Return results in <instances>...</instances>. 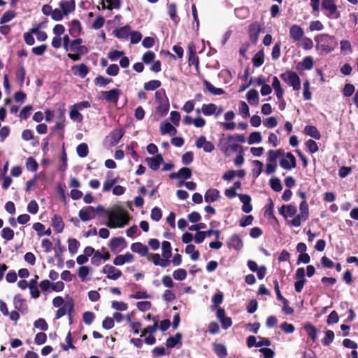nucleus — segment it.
<instances>
[{"label":"nucleus","mask_w":358,"mask_h":358,"mask_svg":"<svg viewBox=\"0 0 358 358\" xmlns=\"http://www.w3.org/2000/svg\"><path fill=\"white\" fill-rule=\"evenodd\" d=\"M300 213L296 215L297 212L296 206L294 204L282 205L279 208V213L282 215L285 219L292 217V220L288 222V224L298 227L302 222L308 220L309 216L308 205L306 201H303L299 205Z\"/></svg>","instance_id":"f257e3e1"},{"label":"nucleus","mask_w":358,"mask_h":358,"mask_svg":"<svg viewBox=\"0 0 358 358\" xmlns=\"http://www.w3.org/2000/svg\"><path fill=\"white\" fill-rule=\"evenodd\" d=\"M107 220L105 224L110 229L123 228L130 220L128 211L120 206H115L112 209L106 210Z\"/></svg>","instance_id":"f03ea898"},{"label":"nucleus","mask_w":358,"mask_h":358,"mask_svg":"<svg viewBox=\"0 0 358 358\" xmlns=\"http://www.w3.org/2000/svg\"><path fill=\"white\" fill-rule=\"evenodd\" d=\"M314 39L316 43V50L324 53L332 52L338 43L334 36L326 34L317 35Z\"/></svg>","instance_id":"7ed1b4c3"},{"label":"nucleus","mask_w":358,"mask_h":358,"mask_svg":"<svg viewBox=\"0 0 358 358\" xmlns=\"http://www.w3.org/2000/svg\"><path fill=\"white\" fill-rule=\"evenodd\" d=\"M103 212H105V208L101 205H99L96 207L89 206L81 208L78 216L83 222H86L94 219L96 215H99Z\"/></svg>","instance_id":"20e7f679"},{"label":"nucleus","mask_w":358,"mask_h":358,"mask_svg":"<svg viewBox=\"0 0 358 358\" xmlns=\"http://www.w3.org/2000/svg\"><path fill=\"white\" fill-rule=\"evenodd\" d=\"M218 146L220 150L226 155L236 152L239 148V145L234 143L232 136L221 138Z\"/></svg>","instance_id":"39448f33"},{"label":"nucleus","mask_w":358,"mask_h":358,"mask_svg":"<svg viewBox=\"0 0 358 358\" xmlns=\"http://www.w3.org/2000/svg\"><path fill=\"white\" fill-rule=\"evenodd\" d=\"M280 78L287 85L291 86L294 90L298 91L301 88V80L299 76L293 71H286L282 73Z\"/></svg>","instance_id":"423d86ee"},{"label":"nucleus","mask_w":358,"mask_h":358,"mask_svg":"<svg viewBox=\"0 0 358 358\" xmlns=\"http://www.w3.org/2000/svg\"><path fill=\"white\" fill-rule=\"evenodd\" d=\"M124 134L122 129H116L112 131L104 139L106 147H113L117 145Z\"/></svg>","instance_id":"0eeeda50"},{"label":"nucleus","mask_w":358,"mask_h":358,"mask_svg":"<svg viewBox=\"0 0 358 358\" xmlns=\"http://www.w3.org/2000/svg\"><path fill=\"white\" fill-rule=\"evenodd\" d=\"M322 6L325 10V14L328 17L336 19L339 17V12L338 11L334 0H323Z\"/></svg>","instance_id":"6e6552de"},{"label":"nucleus","mask_w":358,"mask_h":358,"mask_svg":"<svg viewBox=\"0 0 358 358\" xmlns=\"http://www.w3.org/2000/svg\"><path fill=\"white\" fill-rule=\"evenodd\" d=\"M223 110L222 106H217L214 103L203 104L201 106V112L206 116L215 115V117H217L222 113Z\"/></svg>","instance_id":"1a4fd4ad"},{"label":"nucleus","mask_w":358,"mask_h":358,"mask_svg":"<svg viewBox=\"0 0 358 358\" xmlns=\"http://www.w3.org/2000/svg\"><path fill=\"white\" fill-rule=\"evenodd\" d=\"M280 166L285 170H292L296 166L295 157L291 152H285V155L280 159Z\"/></svg>","instance_id":"9d476101"},{"label":"nucleus","mask_w":358,"mask_h":358,"mask_svg":"<svg viewBox=\"0 0 358 358\" xmlns=\"http://www.w3.org/2000/svg\"><path fill=\"white\" fill-rule=\"evenodd\" d=\"M108 246L113 252H120L127 248V242L122 237H115L110 240Z\"/></svg>","instance_id":"9b49d317"},{"label":"nucleus","mask_w":358,"mask_h":358,"mask_svg":"<svg viewBox=\"0 0 358 358\" xmlns=\"http://www.w3.org/2000/svg\"><path fill=\"white\" fill-rule=\"evenodd\" d=\"M101 272L106 277L113 280H116L122 276V271L110 264H106L103 266Z\"/></svg>","instance_id":"f8f14e48"},{"label":"nucleus","mask_w":358,"mask_h":358,"mask_svg":"<svg viewBox=\"0 0 358 358\" xmlns=\"http://www.w3.org/2000/svg\"><path fill=\"white\" fill-rule=\"evenodd\" d=\"M147 258L148 261L152 262L155 266H159L166 268L169 266L170 260L166 259L157 253H148Z\"/></svg>","instance_id":"ddd939ff"},{"label":"nucleus","mask_w":358,"mask_h":358,"mask_svg":"<svg viewBox=\"0 0 358 358\" xmlns=\"http://www.w3.org/2000/svg\"><path fill=\"white\" fill-rule=\"evenodd\" d=\"M135 257L130 252H126L124 255H119L113 259V264L115 266H122L124 264L134 262Z\"/></svg>","instance_id":"4468645a"},{"label":"nucleus","mask_w":358,"mask_h":358,"mask_svg":"<svg viewBox=\"0 0 358 358\" xmlns=\"http://www.w3.org/2000/svg\"><path fill=\"white\" fill-rule=\"evenodd\" d=\"M195 144L198 148H202L206 152H211L215 149L214 145L211 142L208 141L203 136L199 137Z\"/></svg>","instance_id":"2eb2a0df"},{"label":"nucleus","mask_w":358,"mask_h":358,"mask_svg":"<svg viewBox=\"0 0 358 358\" xmlns=\"http://www.w3.org/2000/svg\"><path fill=\"white\" fill-rule=\"evenodd\" d=\"M121 92L119 89H113L109 91L102 92L101 97L108 102L117 103Z\"/></svg>","instance_id":"dca6fc26"},{"label":"nucleus","mask_w":358,"mask_h":358,"mask_svg":"<svg viewBox=\"0 0 358 358\" xmlns=\"http://www.w3.org/2000/svg\"><path fill=\"white\" fill-rule=\"evenodd\" d=\"M289 36L294 41L299 42L304 35L303 29L297 24H293L289 27Z\"/></svg>","instance_id":"f3484780"},{"label":"nucleus","mask_w":358,"mask_h":358,"mask_svg":"<svg viewBox=\"0 0 358 358\" xmlns=\"http://www.w3.org/2000/svg\"><path fill=\"white\" fill-rule=\"evenodd\" d=\"M145 162L152 170L157 171L163 162V157L162 155L159 154L154 157H147Z\"/></svg>","instance_id":"a211bd4d"},{"label":"nucleus","mask_w":358,"mask_h":358,"mask_svg":"<svg viewBox=\"0 0 358 358\" xmlns=\"http://www.w3.org/2000/svg\"><path fill=\"white\" fill-rule=\"evenodd\" d=\"M285 155V151L282 149L278 150H270L267 152V159L268 162H272L277 164V161L282 156Z\"/></svg>","instance_id":"6ab92c4d"},{"label":"nucleus","mask_w":358,"mask_h":358,"mask_svg":"<svg viewBox=\"0 0 358 358\" xmlns=\"http://www.w3.org/2000/svg\"><path fill=\"white\" fill-rule=\"evenodd\" d=\"M59 8L63 12L65 16H67L69 13L75 10V1L73 0L70 1H62L59 2Z\"/></svg>","instance_id":"aec40b11"},{"label":"nucleus","mask_w":358,"mask_h":358,"mask_svg":"<svg viewBox=\"0 0 358 358\" xmlns=\"http://www.w3.org/2000/svg\"><path fill=\"white\" fill-rule=\"evenodd\" d=\"M73 75L84 78L89 73V68L84 64L75 65L71 68Z\"/></svg>","instance_id":"412c9836"},{"label":"nucleus","mask_w":358,"mask_h":358,"mask_svg":"<svg viewBox=\"0 0 358 358\" xmlns=\"http://www.w3.org/2000/svg\"><path fill=\"white\" fill-rule=\"evenodd\" d=\"M132 252L138 253L141 257L148 256V248L140 242L134 243L131 245Z\"/></svg>","instance_id":"4be33fe9"},{"label":"nucleus","mask_w":358,"mask_h":358,"mask_svg":"<svg viewBox=\"0 0 358 358\" xmlns=\"http://www.w3.org/2000/svg\"><path fill=\"white\" fill-rule=\"evenodd\" d=\"M220 197V193L217 189L211 188L208 189L204 195L205 201L213 203L217 201Z\"/></svg>","instance_id":"5701e85b"},{"label":"nucleus","mask_w":358,"mask_h":358,"mask_svg":"<svg viewBox=\"0 0 358 358\" xmlns=\"http://www.w3.org/2000/svg\"><path fill=\"white\" fill-rule=\"evenodd\" d=\"M13 305L15 308L22 313L25 312L27 310V306L24 299L22 298L21 294H16L13 298Z\"/></svg>","instance_id":"b1692460"},{"label":"nucleus","mask_w":358,"mask_h":358,"mask_svg":"<svg viewBox=\"0 0 358 358\" xmlns=\"http://www.w3.org/2000/svg\"><path fill=\"white\" fill-rule=\"evenodd\" d=\"M227 244L229 248H234L236 250H240L243 245L241 238L237 234L232 235Z\"/></svg>","instance_id":"393cba45"},{"label":"nucleus","mask_w":358,"mask_h":358,"mask_svg":"<svg viewBox=\"0 0 358 358\" xmlns=\"http://www.w3.org/2000/svg\"><path fill=\"white\" fill-rule=\"evenodd\" d=\"M117 183V178L113 177V174L111 172H108L106 175V180L103 184V192H109L112 187Z\"/></svg>","instance_id":"a878e982"},{"label":"nucleus","mask_w":358,"mask_h":358,"mask_svg":"<svg viewBox=\"0 0 358 358\" xmlns=\"http://www.w3.org/2000/svg\"><path fill=\"white\" fill-rule=\"evenodd\" d=\"M160 132L162 135L171 134L175 135L177 133L176 129L169 122H162L159 127Z\"/></svg>","instance_id":"bb28decb"},{"label":"nucleus","mask_w":358,"mask_h":358,"mask_svg":"<svg viewBox=\"0 0 358 358\" xmlns=\"http://www.w3.org/2000/svg\"><path fill=\"white\" fill-rule=\"evenodd\" d=\"M261 27L259 23L254 22L249 27V35L251 41L254 43L258 39L259 33Z\"/></svg>","instance_id":"cd10ccee"},{"label":"nucleus","mask_w":358,"mask_h":358,"mask_svg":"<svg viewBox=\"0 0 358 358\" xmlns=\"http://www.w3.org/2000/svg\"><path fill=\"white\" fill-rule=\"evenodd\" d=\"M272 87L274 90L277 99H282L284 95V90L282 89L278 78L274 76L272 79Z\"/></svg>","instance_id":"c85d7f7f"},{"label":"nucleus","mask_w":358,"mask_h":358,"mask_svg":"<svg viewBox=\"0 0 358 358\" xmlns=\"http://www.w3.org/2000/svg\"><path fill=\"white\" fill-rule=\"evenodd\" d=\"M303 132L306 135L310 136L316 140H319L321 138V134L320 131L315 126H306L304 127Z\"/></svg>","instance_id":"c756f323"},{"label":"nucleus","mask_w":358,"mask_h":358,"mask_svg":"<svg viewBox=\"0 0 358 358\" xmlns=\"http://www.w3.org/2000/svg\"><path fill=\"white\" fill-rule=\"evenodd\" d=\"M51 224L57 233H61L63 231L64 224L60 216L55 215L52 219Z\"/></svg>","instance_id":"7c9ffc66"},{"label":"nucleus","mask_w":358,"mask_h":358,"mask_svg":"<svg viewBox=\"0 0 358 358\" xmlns=\"http://www.w3.org/2000/svg\"><path fill=\"white\" fill-rule=\"evenodd\" d=\"M246 99L250 105H257L259 101L258 92L255 90H250L246 94Z\"/></svg>","instance_id":"2f4dec72"},{"label":"nucleus","mask_w":358,"mask_h":358,"mask_svg":"<svg viewBox=\"0 0 358 358\" xmlns=\"http://www.w3.org/2000/svg\"><path fill=\"white\" fill-rule=\"evenodd\" d=\"M313 67V59L311 57H305L303 60L298 64L297 68L301 70H310Z\"/></svg>","instance_id":"473e14b6"},{"label":"nucleus","mask_w":358,"mask_h":358,"mask_svg":"<svg viewBox=\"0 0 358 358\" xmlns=\"http://www.w3.org/2000/svg\"><path fill=\"white\" fill-rule=\"evenodd\" d=\"M91 268L89 266H83L79 268L78 275L82 282H87L90 280L89 276Z\"/></svg>","instance_id":"72a5a7b5"},{"label":"nucleus","mask_w":358,"mask_h":358,"mask_svg":"<svg viewBox=\"0 0 358 358\" xmlns=\"http://www.w3.org/2000/svg\"><path fill=\"white\" fill-rule=\"evenodd\" d=\"M156 108V113L159 117L165 115L169 110V100H164L160 103Z\"/></svg>","instance_id":"f704fd0d"},{"label":"nucleus","mask_w":358,"mask_h":358,"mask_svg":"<svg viewBox=\"0 0 358 358\" xmlns=\"http://www.w3.org/2000/svg\"><path fill=\"white\" fill-rule=\"evenodd\" d=\"M130 27L127 25L116 29L114 31V35L118 38H125L128 37Z\"/></svg>","instance_id":"c9c22d12"},{"label":"nucleus","mask_w":358,"mask_h":358,"mask_svg":"<svg viewBox=\"0 0 358 358\" xmlns=\"http://www.w3.org/2000/svg\"><path fill=\"white\" fill-rule=\"evenodd\" d=\"M73 308V304L72 302L66 303L63 307L59 308L56 312V318L59 319L64 316L67 311L71 312Z\"/></svg>","instance_id":"e433bc0d"},{"label":"nucleus","mask_w":358,"mask_h":358,"mask_svg":"<svg viewBox=\"0 0 358 358\" xmlns=\"http://www.w3.org/2000/svg\"><path fill=\"white\" fill-rule=\"evenodd\" d=\"M162 257L166 259H169L171 257V245L169 241H163L162 243Z\"/></svg>","instance_id":"4c0bfd02"},{"label":"nucleus","mask_w":358,"mask_h":358,"mask_svg":"<svg viewBox=\"0 0 358 358\" xmlns=\"http://www.w3.org/2000/svg\"><path fill=\"white\" fill-rule=\"evenodd\" d=\"M185 251L190 255V258L193 261H196L199 258V252L195 249V246L192 244L187 245Z\"/></svg>","instance_id":"58836bf2"},{"label":"nucleus","mask_w":358,"mask_h":358,"mask_svg":"<svg viewBox=\"0 0 358 358\" xmlns=\"http://www.w3.org/2000/svg\"><path fill=\"white\" fill-rule=\"evenodd\" d=\"M182 334L177 333L174 336L170 337L166 340V345L168 348H172L177 344L181 343Z\"/></svg>","instance_id":"ea45409f"},{"label":"nucleus","mask_w":358,"mask_h":358,"mask_svg":"<svg viewBox=\"0 0 358 358\" xmlns=\"http://www.w3.org/2000/svg\"><path fill=\"white\" fill-rule=\"evenodd\" d=\"M238 113L243 117L247 118L250 116L249 106L244 101L238 103Z\"/></svg>","instance_id":"a19ab883"},{"label":"nucleus","mask_w":358,"mask_h":358,"mask_svg":"<svg viewBox=\"0 0 358 358\" xmlns=\"http://www.w3.org/2000/svg\"><path fill=\"white\" fill-rule=\"evenodd\" d=\"M80 247V243L76 238H69L68 240V250L72 255H75Z\"/></svg>","instance_id":"79ce46f5"},{"label":"nucleus","mask_w":358,"mask_h":358,"mask_svg":"<svg viewBox=\"0 0 358 358\" xmlns=\"http://www.w3.org/2000/svg\"><path fill=\"white\" fill-rule=\"evenodd\" d=\"M82 27L80 22L77 20H74L71 22L70 28L69 29L70 34L76 35L79 34L81 31Z\"/></svg>","instance_id":"37998d69"},{"label":"nucleus","mask_w":358,"mask_h":358,"mask_svg":"<svg viewBox=\"0 0 358 358\" xmlns=\"http://www.w3.org/2000/svg\"><path fill=\"white\" fill-rule=\"evenodd\" d=\"M262 141V136L261 133L259 131L252 132L248 139V143L249 145H252L255 143H259Z\"/></svg>","instance_id":"c03bdc74"},{"label":"nucleus","mask_w":358,"mask_h":358,"mask_svg":"<svg viewBox=\"0 0 358 358\" xmlns=\"http://www.w3.org/2000/svg\"><path fill=\"white\" fill-rule=\"evenodd\" d=\"M76 107L72 106L70 108L69 115L72 120L78 122H80L83 120V115Z\"/></svg>","instance_id":"a18cd8bd"},{"label":"nucleus","mask_w":358,"mask_h":358,"mask_svg":"<svg viewBox=\"0 0 358 358\" xmlns=\"http://www.w3.org/2000/svg\"><path fill=\"white\" fill-rule=\"evenodd\" d=\"M31 31L36 36V38L38 41H44L48 38L46 33L43 31H41L39 28V26L31 28Z\"/></svg>","instance_id":"49530a36"},{"label":"nucleus","mask_w":358,"mask_h":358,"mask_svg":"<svg viewBox=\"0 0 358 358\" xmlns=\"http://www.w3.org/2000/svg\"><path fill=\"white\" fill-rule=\"evenodd\" d=\"M204 85L208 91L214 95H221L224 94V90L222 89L214 87L208 81H205Z\"/></svg>","instance_id":"de8ad7c7"},{"label":"nucleus","mask_w":358,"mask_h":358,"mask_svg":"<svg viewBox=\"0 0 358 358\" xmlns=\"http://www.w3.org/2000/svg\"><path fill=\"white\" fill-rule=\"evenodd\" d=\"M299 42L300 46L306 50H311L313 48V42L310 38L303 37Z\"/></svg>","instance_id":"09e8293b"},{"label":"nucleus","mask_w":358,"mask_h":358,"mask_svg":"<svg viewBox=\"0 0 358 358\" xmlns=\"http://www.w3.org/2000/svg\"><path fill=\"white\" fill-rule=\"evenodd\" d=\"M103 6L109 10L119 8L120 7V0H104Z\"/></svg>","instance_id":"8fccbe9b"},{"label":"nucleus","mask_w":358,"mask_h":358,"mask_svg":"<svg viewBox=\"0 0 358 358\" xmlns=\"http://www.w3.org/2000/svg\"><path fill=\"white\" fill-rule=\"evenodd\" d=\"M253 169H252V175L255 178L259 177L262 171L263 164L259 160H255L252 162Z\"/></svg>","instance_id":"3c124183"},{"label":"nucleus","mask_w":358,"mask_h":358,"mask_svg":"<svg viewBox=\"0 0 358 358\" xmlns=\"http://www.w3.org/2000/svg\"><path fill=\"white\" fill-rule=\"evenodd\" d=\"M214 351L220 358H224L227 356V348L222 344L214 345Z\"/></svg>","instance_id":"603ef678"},{"label":"nucleus","mask_w":358,"mask_h":358,"mask_svg":"<svg viewBox=\"0 0 358 358\" xmlns=\"http://www.w3.org/2000/svg\"><path fill=\"white\" fill-rule=\"evenodd\" d=\"M304 329L313 341H315L317 338V330L315 327L310 324H307L304 326Z\"/></svg>","instance_id":"864d4df0"},{"label":"nucleus","mask_w":358,"mask_h":358,"mask_svg":"<svg viewBox=\"0 0 358 358\" xmlns=\"http://www.w3.org/2000/svg\"><path fill=\"white\" fill-rule=\"evenodd\" d=\"M111 307L113 309L117 311H125L128 308V306L126 303L117 301H113L111 303Z\"/></svg>","instance_id":"5fc2aeb1"},{"label":"nucleus","mask_w":358,"mask_h":358,"mask_svg":"<svg viewBox=\"0 0 358 358\" xmlns=\"http://www.w3.org/2000/svg\"><path fill=\"white\" fill-rule=\"evenodd\" d=\"M77 154L80 157H85L88 155V146L86 143H80L76 148Z\"/></svg>","instance_id":"6e6d98bb"},{"label":"nucleus","mask_w":358,"mask_h":358,"mask_svg":"<svg viewBox=\"0 0 358 358\" xmlns=\"http://www.w3.org/2000/svg\"><path fill=\"white\" fill-rule=\"evenodd\" d=\"M124 55V52L123 51L113 50L108 53V58L114 62L121 58Z\"/></svg>","instance_id":"4d7b16f0"},{"label":"nucleus","mask_w":358,"mask_h":358,"mask_svg":"<svg viewBox=\"0 0 358 358\" xmlns=\"http://www.w3.org/2000/svg\"><path fill=\"white\" fill-rule=\"evenodd\" d=\"M161 85V82L157 80H152L148 83H145L144 85V88L145 90H155L159 87Z\"/></svg>","instance_id":"13d9d810"},{"label":"nucleus","mask_w":358,"mask_h":358,"mask_svg":"<svg viewBox=\"0 0 358 358\" xmlns=\"http://www.w3.org/2000/svg\"><path fill=\"white\" fill-rule=\"evenodd\" d=\"M271 187L275 192H280L282 190V185L280 179L278 178H272L269 180Z\"/></svg>","instance_id":"bf43d9fd"},{"label":"nucleus","mask_w":358,"mask_h":358,"mask_svg":"<svg viewBox=\"0 0 358 358\" xmlns=\"http://www.w3.org/2000/svg\"><path fill=\"white\" fill-rule=\"evenodd\" d=\"M25 75L26 72L24 68L22 66H18L16 71V78L21 85L24 82Z\"/></svg>","instance_id":"052dcab7"},{"label":"nucleus","mask_w":358,"mask_h":358,"mask_svg":"<svg viewBox=\"0 0 358 358\" xmlns=\"http://www.w3.org/2000/svg\"><path fill=\"white\" fill-rule=\"evenodd\" d=\"M173 276L177 280H183L187 277V272L183 268H178L173 271Z\"/></svg>","instance_id":"680f3d73"},{"label":"nucleus","mask_w":358,"mask_h":358,"mask_svg":"<svg viewBox=\"0 0 358 358\" xmlns=\"http://www.w3.org/2000/svg\"><path fill=\"white\" fill-rule=\"evenodd\" d=\"M112 82L111 79L104 78L103 76H99L94 80V84L96 86L103 87Z\"/></svg>","instance_id":"e2e57ef3"},{"label":"nucleus","mask_w":358,"mask_h":358,"mask_svg":"<svg viewBox=\"0 0 358 358\" xmlns=\"http://www.w3.org/2000/svg\"><path fill=\"white\" fill-rule=\"evenodd\" d=\"M94 318L95 315L92 312L87 311L83 314V320L87 325L91 324L93 322Z\"/></svg>","instance_id":"0e129e2a"},{"label":"nucleus","mask_w":358,"mask_h":358,"mask_svg":"<svg viewBox=\"0 0 358 358\" xmlns=\"http://www.w3.org/2000/svg\"><path fill=\"white\" fill-rule=\"evenodd\" d=\"M1 236L6 241H10L13 238L14 231L9 227H5L2 229Z\"/></svg>","instance_id":"69168bd1"},{"label":"nucleus","mask_w":358,"mask_h":358,"mask_svg":"<svg viewBox=\"0 0 358 358\" xmlns=\"http://www.w3.org/2000/svg\"><path fill=\"white\" fill-rule=\"evenodd\" d=\"M15 16V13L12 10L6 12L1 18V24L7 23L11 21Z\"/></svg>","instance_id":"338daca9"},{"label":"nucleus","mask_w":358,"mask_h":358,"mask_svg":"<svg viewBox=\"0 0 358 358\" xmlns=\"http://www.w3.org/2000/svg\"><path fill=\"white\" fill-rule=\"evenodd\" d=\"M278 124V120L275 117L271 116L264 120V125L268 128H274Z\"/></svg>","instance_id":"774afa93"}]
</instances>
